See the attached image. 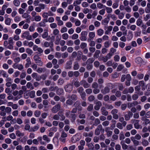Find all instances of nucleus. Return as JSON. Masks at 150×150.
Here are the masks:
<instances>
[{
    "label": "nucleus",
    "mask_w": 150,
    "mask_h": 150,
    "mask_svg": "<svg viewBox=\"0 0 150 150\" xmlns=\"http://www.w3.org/2000/svg\"><path fill=\"white\" fill-rule=\"evenodd\" d=\"M105 131V129L102 127L101 125H100L98 126L97 128L95 129V134L96 135H98L100 134V132L103 133Z\"/></svg>",
    "instance_id": "f257e3e1"
},
{
    "label": "nucleus",
    "mask_w": 150,
    "mask_h": 150,
    "mask_svg": "<svg viewBox=\"0 0 150 150\" xmlns=\"http://www.w3.org/2000/svg\"><path fill=\"white\" fill-rule=\"evenodd\" d=\"M61 108V104L58 103L52 108V111L53 113H56L60 110Z\"/></svg>",
    "instance_id": "f03ea898"
},
{
    "label": "nucleus",
    "mask_w": 150,
    "mask_h": 150,
    "mask_svg": "<svg viewBox=\"0 0 150 150\" xmlns=\"http://www.w3.org/2000/svg\"><path fill=\"white\" fill-rule=\"evenodd\" d=\"M33 58L36 63H37L38 65L41 66H42L43 63L41 61V59L40 57H38L36 55H35L34 56Z\"/></svg>",
    "instance_id": "7ed1b4c3"
},
{
    "label": "nucleus",
    "mask_w": 150,
    "mask_h": 150,
    "mask_svg": "<svg viewBox=\"0 0 150 150\" xmlns=\"http://www.w3.org/2000/svg\"><path fill=\"white\" fill-rule=\"evenodd\" d=\"M66 91L70 93L73 90V85L71 83L67 84L64 87Z\"/></svg>",
    "instance_id": "20e7f679"
},
{
    "label": "nucleus",
    "mask_w": 150,
    "mask_h": 150,
    "mask_svg": "<svg viewBox=\"0 0 150 150\" xmlns=\"http://www.w3.org/2000/svg\"><path fill=\"white\" fill-rule=\"evenodd\" d=\"M80 83L81 85L83 86L85 88H88L90 86V84L85 80H82L81 81Z\"/></svg>",
    "instance_id": "39448f33"
},
{
    "label": "nucleus",
    "mask_w": 150,
    "mask_h": 150,
    "mask_svg": "<svg viewBox=\"0 0 150 150\" xmlns=\"http://www.w3.org/2000/svg\"><path fill=\"white\" fill-rule=\"evenodd\" d=\"M13 67L14 69H18L19 70H21L23 69V66L22 64L14 63L13 65Z\"/></svg>",
    "instance_id": "423d86ee"
},
{
    "label": "nucleus",
    "mask_w": 150,
    "mask_h": 150,
    "mask_svg": "<svg viewBox=\"0 0 150 150\" xmlns=\"http://www.w3.org/2000/svg\"><path fill=\"white\" fill-rule=\"evenodd\" d=\"M105 131L108 137H111L112 134V132L110 130V128L109 127H106L105 128Z\"/></svg>",
    "instance_id": "0eeeda50"
},
{
    "label": "nucleus",
    "mask_w": 150,
    "mask_h": 150,
    "mask_svg": "<svg viewBox=\"0 0 150 150\" xmlns=\"http://www.w3.org/2000/svg\"><path fill=\"white\" fill-rule=\"evenodd\" d=\"M100 111L103 115L106 116L108 115V112L106 110L105 107H102L101 108Z\"/></svg>",
    "instance_id": "6e6552de"
},
{
    "label": "nucleus",
    "mask_w": 150,
    "mask_h": 150,
    "mask_svg": "<svg viewBox=\"0 0 150 150\" xmlns=\"http://www.w3.org/2000/svg\"><path fill=\"white\" fill-rule=\"evenodd\" d=\"M102 105V104L100 101H98L96 102V105L94 107V109L96 110H99L101 106Z\"/></svg>",
    "instance_id": "1a4fd4ad"
},
{
    "label": "nucleus",
    "mask_w": 150,
    "mask_h": 150,
    "mask_svg": "<svg viewBox=\"0 0 150 150\" xmlns=\"http://www.w3.org/2000/svg\"><path fill=\"white\" fill-rule=\"evenodd\" d=\"M110 91V88H108L106 86L103 89H102L101 91V93L104 95L108 93Z\"/></svg>",
    "instance_id": "9d476101"
},
{
    "label": "nucleus",
    "mask_w": 150,
    "mask_h": 150,
    "mask_svg": "<svg viewBox=\"0 0 150 150\" xmlns=\"http://www.w3.org/2000/svg\"><path fill=\"white\" fill-rule=\"evenodd\" d=\"M89 38L88 40V41L89 42L91 40L93 39L95 37V33L94 32H90L88 34Z\"/></svg>",
    "instance_id": "9b49d317"
},
{
    "label": "nucleus",
    "mask_w": 150,
    "mask_h": 150,
    "mask_svg": "<svg viewBox=\"0 0 150 150\" xmlns=\"http://www.w3.org/2000/svg\"><path fill=\"white\" fill-rule=\"evenodd\" d=\"M72 62L71 61H67L66 64L65 68L66 69H70L71 68V64Z\"/></svg>",
    "instance_id": "f8f14e48"
},
{
    "label": "nucleus",
    "mask_w": 150,
    "mask_h": 150,
    "mask_svg": "<svg viewBox=\"0 0 150 150\" xmlns=\"http://www.w3.org/2000/svg\"><path fill=\"white\" fill-rule=\"evenodd\" d=\"M138 103V102L137 101H134L133 103H128V108H130L132 107L137 105Z\"/></svg>",
    "instance_id": "ddd939ff"
},
{
    "label": "nucleus",
    "mask_w": 150,
    "mask_h": 150,
    "mask_svg": "<svg viewBox=\"0 0 150 150\" xmlns=\"http://www.w3.org/2000/svg\"><path fill=\"white\" fill-rule=\"evenodd\" d=\"M130 139L131 140V141L133 142V143L136 146H137L138 145H139L140 143L137 140H137L135 139H134V138L133 139L132 138H130Z\"/></svg>",
    "instance_id": "4468645a"
},
{
    "label": "nucleus",
    "mask_w": 150,
    "mask_h": 150,
    "mask_svg": "<svg viewBox=\"0 0 150 150\" xmlns=\"http://www.w3.org/2000/svg\"><path fill=\"white\" fill-rule=\"evenodd\" d=\"M26 60L27 61V63L25 64V67L27 68L30 66L31 64V63L30 59L29 57H28Z\"/></svg>",
    "instance_id": "2eb2a0df"
},
{
    "label": "nucleus",
    "mask_w": 150,
    "mask_h": 150,
    "mask_svg": "<svg viewBox=\"0 0 150 150\" xmlns=\"http://www.w3.org/2000/svg\"><path fill=\"white\" fill-rule=\"evenodd\" d=\"M39 128V126L38 125H37L31 128L30 132H35L38 130Z\"/></svg>",
    "instance_id": "dca6fc26"
},
{
    "label": "nucleus",
    "mask_w": 150,
    "mask_h": 150,
    "mask_svg": "<svg viewBox=\"0 0 150 150\" xmlns=\"http://www.w3.org/2000/svg\"><path fill=\"white\" fill-rule=\"evenodd\" d=\"M142 144L143 146H146L149 145V142L147 140H145L144 139H142Z\"/></svg>",
    "instance_id": "f3484780"
},
{
    "label": "nucleus",
    "mask_w": 150,
    "mask_h": 150,
    "mask_svg": "<svg viewBox=\"0 0 150 150\" xmlns=\"http://www.w3.org/2000/svg\"><path fill=\"white\" fill-rule=\"evenodd\" d=\"M133 36V35L132 32L131 31H129L127 35V40H131Z\"/></svg>",
    "instance_id": "a211bd4d"
},
{
    "label": "nucleus",
    "mask_w": 150,
    "mask_h": 150,
    "mask_svg": "<svg viewBox=\"0 0 150 150\" xmlns=\"http://www.w3.org/2000/svg\"><path fill=\"white\" fill-rule=\"evenodd\" d=\"M61 39L60 36L57 35L56 37V40L55 42L56 45H58L59 44V41Z\"/></svg>",
    "instance_id": "6ab92c4d"
},
{
    "label": "nucleus",
    "mask_w": 150,
    "mask_h": 150,
    "mask_svg": "<svg viewBox=\"0 0 150 150\" xmlns=\"http://www.w3.org/2000/svg\"><path fill=\"white\" fill-rule=\"evenodd\" d=\"M100 53V51L98 50H97L95 51L93 55V57L95 58H98L99 56V54Z\"/></svg>",
    "instance_id": "aec40b11"
},
{
    "label": "nucleus",
    "mask_w": 150,
    "mask_h": 150,
    "mask_svg": "<svg viewBox=\"0 0 150 150\" xmlns=\"http://www.w3.org/2000/svg\"><path fill=\"white\" fill-rule=\"evenodd\" d=\"M46 69L45 68H39L37 71L39 73H41L42 72H44L46 71Z\"/></svg>",
    "instance_id": "412c9836"
},
{
    "label": "nucleus",
    "mask_w": 150,
    "mask_h": 150,
    "mask_svg": "<svg viewBox=\"0 0 150 150\" xmlns=\"http://www.w3.org/2000/svg\"><path fill=\"white\" fill-rule=\"evenodd\" d=\"M139 122H138L134 124V127L137 129H138L139 128L142 129V126L139 125Z\"/></svg>",
    "instance_id": "4be33fe9"
},
{
    "label": "nucleus",
    "mask_w": 150,
    "mask_h": 150,
    "mask_svg": "<svg viewBox=\"0 0 150 150\" xmlns=\"http://www.w3.org/2000/svg\"><path fill=\"white\" fill-rule=\"evenodd\" d=\"M79 68V63L77 62H75L74 63V65L73 69L74 70H77Z\"/></svg>",
    "instance_id": "5701e85b"
},
{
    "label": "nucleus",
    "mask_w": 150,
    "mask_h": 150,
    "mask_svg": "<svg viewBox=\"0 0 150 150\" xmlns=\"http://www.w3.org/2000/svg\"><path fill=\"white\" fill-rule=\"evenodd\" d=\"M130 138H134V139L139 140L141 138V136L139 134H137L135 135L134 137H132Z\"/></svg>",
    "instance_id": "b1692460"
},
{
    "label": "nucleus",
    "mask_w": 150,
    "mask_h": 150,
    "mask_svg": "<svg viewBox=\"0 0 150 150\" xmlns=\"http://www.w3.org/2000/svg\"><path fill=\"white\" fill-rule=\"evenodd\" d=\"M64 80L62 78H59L57 81V84L58 85H62L64 83Z\"/></svg>",
    "instance_id": "393cba45"
},
{
    "label": "nucleus",
    "mask_w": 150,
    "mask_h": 150,
    "mask_svg": "<svg viewBox=\"0 0 150 150\" xmlns=\"http://www.w3.org/2000/svg\"><path fill=\"white\" fill-rule=\"evenodd\" d=\"M26 86L28 88H30L31 90H33L34 88L32 84L30 82L27 83Z\"/></svg>",
    "instance_id": "a878e982"
},
{
    "label": "nucleus",
    "mask_w": 150,
    "mask_h": 150,
    "mask_svg": "<svg viewBox=\"0 0 150 150\" xmlns=\"http://www.w3.org/2000/svg\"><path fill=\"white\" fill-rule=\"evenodd\" d=\"M11 110L12 109L11 108L7 107L6 108L5 111L6 112V113L10 114L11 112Z\"/></svg>",
    "instance_id": "bb28decb"
},
{
    "label": "nucleus",
    "mask_w": 150,
    "mask_h": 150,
    "mask_svg": "<svg viewBox=\"0 0 150 150\" xmlns=\"http://www.w3.org/2000/svg\"><path fill=\"white\" fill-rule=\"evenodd\" d=\"M11 19L9 18H8L5 20V23L6 25H9L11 24Z\"/></svg>",
    "instance_id": "cd10ccee"
},
{
    "label": "nucleus",
    "mask_w": 150,
    "mask_h": 150,
    "mask_svg": "<svg viewBox=\"0 0 150 150\" xmlns=\"http://www.w3.org/2000/svg\"><path fill=\"white\" fill-rule=\"evenodd\" d=\"M57 93L58 95H60L63 93V90L62 88H59L57 91Z\"/></svg>",
    "instance_id": "c85d7f7f"
},
{
    "label": "nucleus",
    "mask_w": 150,
    "mask_h": 150,
    "mask_svg": "<svg viewBox=\"0 0 150 150\" xmlns=\"http://www.w3.org/2000/svg\"><path fill=\"white\" fill-rule=\"evenodd\" d=\"M68 55L69 54L67 52H65L62 54V58L65 59L67 57Z\"/></svg>",
    "instance_id": "c756f323"
},
{
    "label": "nucleus",
    "mask_w": 150,
    "mask_h": 150,
    "mask_svg": "<svg viewBox=\"0 0 150 150\" xmlns=\"http://www.w3.org/2000/svg\"><path fill=\"white\" fill-rule=\"evenodd\" d=\"M94 59L93 58H91L88 59L86 62L87 64H90L92 63L94 61Z\"/></svg>",
    "instance_id": "7c9ffc66"
},
{
    "label": "nucleus",
    "mask_w": 150,
    "mask_h": 150,
    "mask_svg": "<svg viewBox=\"0 0 150 150\" xmlns=\"http://www.w3.org/2000/svg\"><path fill=\"white\" fill-rule=\"evenodd\" d=\"M66 104L67 105H71L73 104V101L71 99H68L66 101Z\"/></svg>",
    "instance_id": "2f4dec72"
},
{
    "label": "nucleus",
    "mask_w": 150,
    "mask_h": 150,
    "mask_svg": "<svg viewBox=\"0 0 150 150\" xmlns=\"http://www.w3.org/2000/svg\"><path fill=\"white\" fill-rule=\"evenodd\" d=\"M116 127L117 128L120 129H123V127L122 126V123L119 122H118L116 124Z\"/></svg>",
    "instance_id": "473e14b6"
},
{
    "label": "nucleus",
    "mask_w": 150,
    "mask_h": 150,
    "mask_svg": "<svg viewBox=\"0 0 150 150\" xmlns=\"http://www.w3.org/2000/svg\"><path fill=\"white\" fill-rule=\"evenodd\" d=\"M16 135L18 137L23 136L24 135L23 133L21 132L19 130H17L16 131Z\"/></svg>",
    "instance_id": "72a5a7b5"
},
{
    "label": "nucleus",
    "mask_w": 150,
    "mask_h": 150,
    "mask_svg": "<svg viewBox=\"0 0 150 150\" xmlns=\"http://www.w3.org/2000/svg\"><path fill=\"white\" fill-rule=\"evenodd\" d=\"M119 139L120 140H122L125 139V137L122 132H121L119 135Z\"/></svg>",
    "instance_id": "f704fd0d"
},
{
    "label": "nucleus",
    "mask_w": 150,
    "mask_h": 150,
    "mask_svg": "<svg viewBox=\"0 0 150 150\" xmlns=\"http://www.w3.org/2000/svg\"><path fill=\"white\" fill-rule=\"evenodd\" d=\"M83 90L84 89L82 87H80L77 89V91L80 94L84 92Z\"/></svg>",
    "instance_id": "c9c22d12"
},
{
    "label": "nucleus",
    "mask_w": 150,
    "mask_h": 150,
    "mask_svg": "<svg viewBox=\"0 0 150 150\" xmlns=\"http://www.w3.org/2000/svg\"><path fill=\"white\" fill-rule=\"evenodd\" d=\"M142 23V21L141 19L139 18L137 21L136 24L137 26H140Z\"/></svg>",
    "instance_id": "e433bc0d"
},
{
    "label": "nucleus",
    "mask_w": 150,
    "mask_h": 150,
    "mask_svg": "<svg viewBox=\"0 0 150 150\" xmlns=\"http://www.w3.org/2000/svg\"><path fill=\"white\" fill-rule=\"evenodd\" d=\"M13 3L16 6H18L20 5V2L18 0H14L13 1Z\"/></svg>",
    "instance_id": "4c0bfd02"
},
{
    "label": "nucleus",
    "mask_w": 150,
    "mask_h": 150,
    "mask_svg": "<svg viewBox=\"0 0 150 150\" xmlns=\"http://www.w3.org/2000/svg\"><path fill=\"white\" fill-rule=\"evenodd\" d=\"M95 99V96L92 95L90 96L88 98V101L90 102H92Z\"/></svg>",
    "instance_id": "58836bf2"
},
{
    "label": "nucleus",
    "mask_w": 150,
    "mask_h": 150,
    "mask_svg": "<svg viewBox=\"0 0 150 150\" xmlns=\"http://www.w3.org/2000/svg\"><path fill=\"white\" fill-rule=\"evenodd\" d=\"M70 98H71V99L72 100H76L77 99V95L74 94H72Z\"/></svg>",
    "instance_id": "ea45409f"
},
{
    "label": "nucleus",
    "mask_w": 150,
    "mask_h": 150,
    "mask_svg": "<svg viewBox=\"0 0 150 150\" xmlns=\"http://www.w3.org/2000/svg\"><path fill=\"white\" fill-rule=\"evenodd\" d=\"M0 73L2 74L4 77H7L8 76V75L6 72L4 70H1L0 71Z\"/></svg>",
    "instance_id": "a19ab883"
},
{
    "label": "nucleus",
    "mask_w": 150,
    "mask_h": 150,
    "mask_svg": "<svg viewBox=\"0 0 150 150\" xmlns=\"http://www.w3.org/2000/svg\"><path fill=\"white\" fill-rule=\"evenodd\" d=\"M142 61V58L140 57H137L135 59V62L138 63L139 64L141 63Z\"/></svg>",
    "instance_id": "79ce46f5"
},
{
    "label": "nucleus",
    "mask_w": 150,
    "mask_h": 150,
    "mask_svg": "<svg viewBox=\"0 0 150 150\" xmlns=\"http://www.w3.org/2000/svg\"><path fill=\"white\" fill-rule=\"evenodd\" d=\"M98 35L99 36H101L103 34L104 31L102 29H99L97 31Z\"/></svg>",
    "instance_id": "37998d69"
},
{
    "label": "nucleus",
    "mask_w": 150,
    "mask_h": 150,
    "mask_svg": "<svg viewBox=\"0 0 150 150\" xmlns=\"http://www.w3.org/2000/svg\"><path fill=\"white\" fill-rule=\"evenodd\" d=\"M81 104V103L79 100H77L74 103V105L76 108H78L80 106Z\"/></svg>",
    "instance_id": "c03bdc74"
},
{
    "label": "nucleus",
    "mask_w": 150,
    "mask_h": 150,
    "mask_svg": "<svg viewBox=\"0 0 150 150\" xmlns=\"http://www.w3.org/2000/svg\"><path fill=\"white\" fill-rule=\"evenodd\" d=\"M62 38L63 39L66 40L69 38V35L67 33L63 34L62 35Z\"/></svg>",
    "instance_id": "a18cd8bd"
},
{
    "label": "nucleus",
    "mask_w": 150,
    "mask_h": 150,
    "mask_svg": "<svg viewBox=\"0 0 150 150\" xmlns=\"http://www.w3.org/2000/svg\"><path fill=\"white\" fill-rule=\"evenodd\" d=\"M80 95L81 96V98L84 100H86V93L85 92H83V93L80 94Z\"/></svg>",
    "instance_id": "49530a36"
},
{
    "label": "nucleus",
    "mask_w": 150,
    "mask_h": 150,
    "mask_svg": "<svg viewBox=\"0 0 150 150\" xmlns=\"http://www.w3.org/2000/svg\"><path fill=\"white\" fill-rule=\"evenodd\" d=\"M105 6V7L106 12L108 13H110L112 12V10L111 8Z\"/></svg>",
    "instance_id": "de8ad7c7"
},
{
    "label": "nucleus",
    "mask_w": 150,
    "mask_h": 150,
    "mask_svg": "<svg viewBox=\"0 0 150 150\" xmlns=\"http://www.w3.org/2000/svg\"><path fill=\"white\" fill-rule=\"evenodd\" d=\"M100 123V120L98 118H96L94 122V125H97Z\"/></svg>",
    "instance_id": "09e8293b"
},
{
    "label": "nucleus",
    "mask_w": 150,
    "mask_h": 150,
    "mask_svg": "<svg viewBox=\"0 0 150 150\" xmlns=\"http://www.w3.org/2000/svg\"><path fill=\"white\" fill-rule=\"evenodd\" d=\"M70 117L72 118V120L74 121L76 118V115L74 113H71L70 114Z\"/></svg>",
    "instance_id": "8fccbe9b"
},
{
    "label": "nucleus",
    "mask_w": 150,
    "mask_h": 150,
    "mask_svg": "<svg viewBox=\"0 0 150 150\" xmlns=\"http://www.w3.org/2000/svg\"><path fill=\"white\" fill-rule=\"evenodd\" d=\"M41 112L40 111L36 110L34 112V115L36 117H38L40 115Z\"/></svg>",
    "instance_id": "3c124183"
},
{
    "label": "nucleus",
    "mask_w": 150,
    "mask_h": 150,
    "mask_svg": "<svg viewBox=\"0 0 150 150\" xmlns=\"http://www.w3.org/2000/svg\"><path fill=\"white\" fill-rule=\"evenodd\" d=\"M87 145L90 150H92L94 148V145L92 143L88 144H87Z\"/></svg>",
    "instance_id": "603ef678"
},
{
    "label": "nucleus",
    "mask_w": 150,
    "mask_h": 150,
    "mask_svg": "<svg viewBox=\"0 0 150 150\" xmlns=\"http://www.w3.org/2000/svg\"><path fill=\"white\" fill-rule=\"evenodd\" d=\"M35 92L34 91H32L30 92V97L31 98H33L35 97Z\"/></svg>",
    "instance_id": "864d4df0"
},
{
    "label": "nucleus",
    "mask_w": 150,
    "mask_h": 150,
    "mask_svg": "<svg viewBox=\"0 0 150 150\" xmlns=\"http://www.w3.org/2000/svg\"><path fill=\"white\" fill-rule=\"evenodd\" d=\"M42 138L44 140L48 142H50V139L48 138L46 135H43V136Z\"/></svg>",
    "instance_id": "5fc2aeb1"
},
{
    "label": "nucleus",
    "mask_w": 150,
    "mask_h": 150,
    "mask_svg": "<svg viewBox=\"0 0 150 150\" xmlns=\"http://www.w3.org/2000/svg\"><path fill=\"white\" fill-rule=\"evenodd\" d=\"M99 139L101 141H104L105 139V137L104 134L103 133L99 136Z\"/></svg>",
    "instance_id": "6e6d98bb"
},
{
    "label": "nucleus",
    "mask_w": 150,
    "mask_h": 150,
    "mask_svg": "<svg viewBox=\"0 0 150 150\" xmlns=\"http://www.w3.org/2000/svg\"><path fill=\"white\" fill-rule=\"evenodd\" d=\"M79 38V35L76 34H74L71 36V38L73 40L77 39Z\"/></svg>",
    "instance_id": "4d7b16f0"
},
{
    "label": "nucleus",
    "mask_w": 150,
    "mask_h": 150,
    "mask_svg": "<svg viewBox=\"0 0 150 150\" xmlns=\"http://www.w3.org/2000/svg\"><path fill=\"white\" fill-rule=\"evenodd\" d=\"M132 98L133 100H136L138 98L139 96L138 94H135L132 95Z\"/></svg>",
    "instance_id": "13d9d810"
},
{
    "label": "nucleus",
    "mask_w": 150,
    "mask_h": 150,
    "mask_svg": "<svg viewBox=\"0 0 150 150\" xmlns=\"http://www.w3.org/2000/svg\"><path fill=\"white\" fill-rule=\"evenodd\" d=\"M124 67V66L122 64H120L118 66L117 68V71H121Z\"/></svg>",
    "instance_id": "bf43d9fd"
},
{
    "label": "nucleus",
    "mask_w": 150,
    "mask_h": 150,
    "mask_svg": "<svg viewBox=\"0 0 150 150\" xmlns=\"http://www.w3.org/2000/svg\"><path fill=\"white\" fill-rule=\"evenodd\" d=\"M93 109V105L92 104H90L88 107L87 110L89 111H90Z\"/></svg>",
    "instance_id": "052dcab7"
},
{
    "label": "nucleus",
    "mask_w": 150,
    "mask_h": 150,
    "mask_svg": "<svg viewBox=\"0 0 150 150\" xmlns=\"http://www.w3.org/2000/svg\"><path fill=\"white\" fill-rule=\"evenodd\" d=\"M118 87L119 90L120 91H122L124 88L123 85L120 83H118Z\"/></svg>",
    "instance_id": "680f3d73"
},
{
    "label": "nucleus",
    "mask_w": 150,
    "mask_h": 150,
    "mask_svg": "<svg viewBox=\"0 0 150 150\" xmlns=\"http://www.w3.org/2000/svg\"><path fill=\"white\" fill-rule=\"evenodd\" d=\"M110 123L109 122L108 120H105L103 122L102 124L103 126H108Z\"/></svg>",
    "instance_id": "e2e57ef3"
},
{
    "label": "nucleus",
    "mask_w": 150,
    "mask_h": 150,
    "mask_svg": "<svg viewBox=\"0 0 150 150\" xmlns=\"http://www.w3.org/2000/svg\"><path fill=\"white\" fill-rule=\"evenodd\" d=\"M71 112L69 110H66L65 113V115L67 117L70 118V115L71 114Z\"/></svg>",
    "instance_id": "0e129e2a"
},
{
    "label": "nucleus",
    "mask_w": 150,
    "mask_h": 150,
    "mask_svg": "<svg viewBox=\"0 0 150 150\" xmlns=\"http://www.w3.org/2000/svg\"><path fill=\"white\" fill-rule=\"evenodd\" d=\"M81 84L80 82L77 81L74 83V85L76 88L79 87Z\"/></svg>",
    "instance_id": "69168bd1"
},
{
    "label": "nucleus",
    "mask_w": 150,
    "mask_h": 150,
    "mask_svg": "<svg viewBox=\"0 0 150 150\" xmlns=\"http://www.w3.org/2000/svg\"><path fill=\"white\" fill-rule=\"evenodd\" d=\"M48 36V33L47 31L44 32L42 35V37L44 39L47 38Z\"/></svg>",
    "instance_id": "338daca9"
},
{
    "label": "nucleus",
    "mask_w": 150,
    "mask_h": 150,
    "mask_svg": "<svg viewBox=\"0 0 150 150\" xmlns=\"http://www.w3.org/2000/svg\"><path fill=\"white\" fill-rule=\"evenodd\" d=\"M86 93L88 94H90L92 92V89L91 88H88L86 89L85 90Z\"/></svg>",
    "instance_id": "774afa93"
}]
</instances>
